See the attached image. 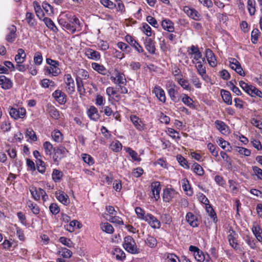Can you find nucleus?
Listing matches in <instances>:
<instances>
[{
  "instance_id": "7ed1b4c3",
  "label": "nucleus",
  "mask_w": 262,
  "mask_h": 262,
  "mask_svg": "<svg viewBox=\"0 0 262 262\" xmlns=\"http://www.w3.org/2000/svg\"><path fill=\"white\" fill-rule=\"evenodd\" d=\"M69 151L62 145L54 148V155L53 159L54 162L58 163L62 158L67 156Z\"/></svg>"
},
{
  "instance_id": "cd10ccee",
  "label": "nucleus",
  "mask_w": 262,
  "mask_h": 262,
  "mask_svg": "<svg viewBox=\"0 0 262 262\" xmlns=\"http://www.w3.org/2000/svg\"><path fill=\"white\" fill-rule=\"evenodd\" d=\"M26 54L24 49L19 48L17 50V54L15 57V60L17 63H23L26 59Z\"/></svg>"
},
{
  "instance_id": "79ce46f5",
  "label": "nucleus",
  "mask_w": 262,
  "mask_h": 262,
  "mask_svg": "<svg viewBox=\"0 0 262 262\" xmlns=\"http://www.w3.org/2000/svg\"><path fill=\"white\" fill-rule=\"evenodd\" d=\"M182 101L187 106L193 108L194 105L193 104V100L186 94H183V97L182 98Z\"/></svg>"
},
{
  "instance_id": "c03bdc74",
  "label": "nucleus",
  "mask_w": 262,
  "mask_h": 262,
  "mask_svg": "<svg viewBox=\"0 0 262 262\" xmlns=\"http://www.w3.org/2000/svg\"><path fill=\"white\" fill-rule=\"evenodd\" d=\"M206 211L208 213L209 215L212 219L214 223H216L217 221L216 215L211 206L210 204H208L206 206Z\"/></svg>"
},
{
  "instance_id": "6e6d98bb",
  "label": "nucleus",
  "mask_w": 262,
  "mask_h": 262,
  "mask_svg": "<svg viewBox=\"0 0 262 262\" xmlns=\"http://www.w3.org/2000/svg\"><path fill=\"white\" fill-rule=\"evenodd\" d=\"M33 6L34 8V10L36 15L41 19V17L43 16L42 11L41 9L40 5L39 3L36 1L33 2Z\"/></svg>"
},
{
  "instance_id": "6ab92c4d",
  "label": "nucleus",
  "mask_w": 262,
  "mask_h": 262,
  "mask_svg": "<svg viewBox=\"0 0 262 262\" xmlns=\"http://www.w3.org/2000/svg\"><path fill=\"white\" fill-rule=\"evenodd\" d=\"M0 85L4 90H9L12 86L11 80L4 75L0 76Z\"/></svg>"
},
{
  "instance_id": "ea45409f",
  "label": "nucleus",
  "mask_w": 262,
  "mask_h": 262,
  "mask_svg": "<svg viewBox=\"0 0 262 262\" xmlns=\"http://www.w3.org/2000/svg\"><path fill=\"white\" fill-rule=\"evenodd\" d=\"M190 80L196 88L200 89L201 88L202 83L200 81V78L195 73H192L191 74Z\"/></svg>"
},
{
  "instance_id": "4468645a",
  "label": "nucleus",
  "mask_w": 262,
  "mask_h": 262,
  "mask_svg": "<svg viewBox=\"0 0 262 262\" xmlns=\"http://www.w3.org/2000/svg\"><path fill=\"white\" fill-rule=\"evenodd\" d=\"M151 189L152 192V198L158 200L160 198V192L161 189L160 182H154L151 183Z\"/></svg>"
},
{
  "instance_id": "bf43d9fd",
  "label": "nucleus",
  "mask_w": 262,
  "mask_h": 262,
  "mask_svg": "<svg viewBox=\"0 0 262 262\" xmlns=\"http://www.w3.org/2000/svg\"><path fill=\"white\" fill-rule=\"evenodd\" d=\"M83 161L89 165H92L94 163V159L90 155L83 154L81 155Z\"/></svg>"
},
{
  "instance_id": "1a4fd4ad",
  "label": "nucleus",
  "mask_w": 262,
  "mask_h": 262,
  "mask_svg": "<svg viewBox=\"0 0 262 262\" xmlns=\"http://www.w3.org/2000/svg\"><path fill=\"white\" fill-rule=\"evenodd\" d=\"M188 52V54L193 56V59H194L196 61L201 60L203 62L204 61L205 59L204 58H202V53L197 47L191 46Z\"/></svg>"
},
{
  "instance_id": "39448f33",
  "label": "nucleus",
  "mask_w": 262,
  "mask_h": 262,
  "mask_svg": "<svg viewBox=\"0 0 262 262\" xmlns=\"http://www.w3.org/2000/svg\"><path fill=\"white\" fill-rule=\"evenodd\" d=\"M111 80L116 84L126 85L127 81L125 75L118 71H116L115 76H111Z\"/></svg>"
},
{
  "instance_id": "0e129e2a",
  "label": "nucleus",
  "mask_w": 262,
  "mask_h": 262,
  "mask_svg": "<svg viewBox=\"0 0 262 262\" xmlns=\"http://www.w3.org/2000/svg\"><path fill=\"white\" fill-rule=\"evenodd\" d=\"M27 23L30 26L33 27L35 25L36 23L33 18V14L31 12H27L26 15Z\"/></svg>"
},
{
  "instance_id": "5701e85b",
  "label": "nucleus",
  "mask_w": 262,
  "mask_h": 262,
  "mask_svg": "<svg viewBox=\"0 0 262 262\" xmlns=\"http://www.w3.org/2000/svg\"><path fill=\"white\" fill-rule=\"evenodd\" d=\"M59 24L62 27L69 30L72 34L74 33L77 29L76 25H72L67 22L64 18H60L58 19Z\"/></svg>"
},
{
  "instance_id": "423d86ee",
  "label": "nucleus",
  "mask_w": 262,
  "mask_h": 262,
  "mask_svg": "<svg viewBox=\"0 0 262 262\" xmlns=\"http://www.w3.org/2000/svg\"><path fill=\"white\" fill-rule=\"evenodd\" d=\"M26 110L23 107L18 108L17 109L11 107L9 111V114L10 116L15 120L19 118H23L26 115Z\"/></svg>"
},
{
  "instance_id": "6e6552de",
  "label": "nucleus",
  "mask_w": 262,
  "mask_h": 262,
  "mask_svg": "<svg viewBox=\"0 0 262 262\" xmlns=\"http://www.w3.org/2000/svg\"><path fill=\"white\" fill-rule=\"evenodd\" d=\"M183 11L189 17L195 20H200L201 18V15L193 8L185 6L183 8Z\"/></svg>"
},
{
  "instance_id": "4d7b16f0",
  "label": "nucleus",
  "mask_w": 262,
  "mask_h": 262,
  "mask_svg": "<svg viewBox=\"0 0 262 262\" xmlns=\"http://www.w3.org/2000/svg\"><path fill=\"white\" fill-rule=\"evenodd\" d=\"M135 212L139 219L144 221L146 220V214H145V211L141 208L139 207H136L135 209Z\"/></svg>"
},
{
  "instance_id": "a18cd8bd",
  "label": "nucleus",
  "mask_w": 262,
  "mask_h": 262,
  "mask_svg": "<svg viewBox=\"0 0 262 262\" xmlns=\"http://www.w3.org/2000/svg\"><path fill=\"white\" fill-rule=\"evenodd\" d=\"M219 145L224 150L226 151H230V149L231 147L230 145V144L227 141L224 140L222 138H220L217 141Z\"/></svg>"
},
{
  "instance_id": "09e8293b",
  "label": "nucleus",
  "mask_w": 262,
  "mask_h": 262,
  "mask_svg": "<svg viewBox=\"0 0 262 262\" xmlns=\"http://www.w3.org/2000/svg\"><path fill=\"white\" fill-rule=\"evenodd\" d=\"M30 191L35 200L38 201L40 199L41 194L39 193V188L37 189L35 187H32L30 189Z\"/></svg>"
},
{
  "instance_id": "338daca9",
  "label": "nucleus",
  "mask_w": 262,
  "mask_h": 262,
  "mask_svg": "<svg viewBox=\"0 0 262 262\" xmlns=\"http://www.w3.org/2000/svg\"><path fill=\"white\" fill-rule=\"evenodd\" d=\"M34 62L37 66H39L41 64L42 62V56L40 52H37L35 53Z\"/></svg>"
},
{
  "instance_id": "7c9ffc66",
  "label": "nucleus",
  "mask_w": 262,
  "mask_h": 262,
  "mask_svg": "<svg viewBox=\"0 0 262 262\" xmlns=\"http://www.w3.org/2000/svg\"><path fill=\"white\" fill-rule=\"evenodd\" d=\"M162 26L163 28L169 32H172L174 31L173 23L169 19H164L162 21Z\"/></svg>"
},
{
  "instance_id": "f704fd0d",
  "label": "nucleus",
  "mask_w": 262,
  "mask_h": 262,
  "mask_svg": "<svg viewBox=\"0 0 262 262\" xmlns=\"http://www.w3.org/2000/svg\"><path fill=\"white\" fill-rule=\"evenodd\" d=\"M27 205L28 207L31 209L33 213H34L35 215H37L39 213L40 209L36 204L29 200L27 201Z\"/></svg>"
},
{
  "instance_id": "a211bd4d",
  "label": "nucleus",
  "mask_w": 262,
  "mask_h": 262,
  "mask_svg": "<svg viewBox=\"0 0 262 262\" xmlns=\"http://www.w3.org/2000/svg\"><path fill=\"white\" fill-rule=\"evenodd\" d=\"M205 54L207 60L210 66L212 67H215L217 62L213 52L210 49H207L205 51Z\"/></svg>"
},
{
  "instance_id": "e433bc0d",
  "label": "nucleus",
  "mask_w": 262,
  "mask_h": 262,
  "mask_svg": "<svg viewBox=\"0 0 262 262\" xmlns=\"http://www.w3.org/2000/svg\"><path fill=\"white\" fill-rule=\"evenodd\" d=\"M100 227L102 231L108 234H112L114 231L113 227L108 223H102Z\"/></svg>"
},
{
  "instance_id": "a19ab883",
  "label": "nucleus",
  "mask_w": 262,
  "mask_h": 262,
  "mask_svg": "<svg viewBox=\"0 0 262 262\" xmlns=\"http://www.w3.org/2000/svg\"><path fill=\"white\" fill-rule=\"evenodd\" d=\"M41 85L44 88H52L56 86L55 82L48 79H43L41 81Z\"/></svg>"
},
{
  "instance_id": "5fc2aeb1",
  "label": "nucleus",
  "mask_w": 262,
  "mask_h": 262,
  "mask_svg": "<svg viewBox=\"0 0 262 262\" xmlns=\"http://www.w3.org/2000/svg\"><path fill=\"white\" fill-rule=\"evenodd\" d=\"M100 2L104 7L110 9H113L116 7V5L110 0H100Z\"/></svg>"
},
{
  "instance_id": "774afa93",
  "label": "nucleus",
  "mask_w": 262,
  "mask_h": 262,
  "mask_svg": "<svg viewBox=\"0 0 262 262\" xmlns=\"http://www.w3.org/2000/svg\"><path fill=\"white\" fill-rule=\"evenodd\" d=\"M36 164L38 171L41 173H43L46 171V167L44 162L41 160L38 159Z\"/></svg>"
},
{
  "instance_id": "864d4df0",
  "label": "nucleus",
  "mask_w": 262,
  "mask_h": 262,
  "mask_svg": "<svg viewBox=\"0 0 262 262\" xmlns=\"http://www.w3.org/2000/svg\"><path fill=\"white\" fill-rule=\"evenodd\" d=\"M145 243L150 248L155 247L157 245V239L155 237L149 235L147 237Z\"/></svg>"
},
{
  "instance_id": "052dcab7",
  "label": "nucleus",
  "mask_w": 262,
  "mask_h": 262,
  "mask_svg": "<svg viewBox=\"0 0 262 262\" xmlns=\"http://www.w3.org/2000/svg\"><path fill=\"white\" fill-rule=\"evenodd\" d=\"M52 176L53 180L55 182H58L61 180L62 176V173L57 169H54Z\"/></svg>"
},
{
  "instance_id": "f257e3e1",
  "label": "nucleus",
  "mask_w": 262,
  "mask_h": 262,
  "mask_svg": "<svg viewBox=\"0 0 262 262\" xmlns=\"http://www.w3.org/2000/svg\"><path fill=\"white\" fill-rule=\"evenodd\" d=\"M123 247L124 249L132 254L140 253V249L138 248L134 239L131 236H127L124 238Z\"/></svg>"
},
{
  "instance_id": "412c9836",
  "label": "nucleus",
  "mask_w": 262,
  "mask_h": 262,
  "mask_svg": "<svg viewBox=\"0 0 262 262\" xmlns=\"http://www.w3.org/2000/svg\"><path fill=\"white\" fill-rule=\"evenodd\" d=\"M9 33L6 36V40L10 43L13 42L16 38V28L14 26H11L8 28Z\"/></svg>"
},
{
  "instance_id": "b1692460",
  "label": "nucleus",
  "mask_w": 262,
  "mask_h": 262,
  "mask_svg": "<svg viewBox=\"0 0 262 262\" xmlns=\"http://www.w3.org/2000/svg\"><path fill=\"white\" fill-rule=\"evenodd\" d=\"M112 254L118 260L123 261L126 257L125 253L120 248L116 247L112 251Z\"/></svg>"
},
{
  "instance_id": "20e7f679",
  "label": "nucleus",
  "mask_w": 262,
  "mask_h": 262,
  "mask_svg": "<svg viewBox=\"0 0 262 262\" xmlns=\"http://www.w3.org/2000/svg\"><path fill=\"white\" fill-rule=\"evenodd\" d=\"M202 60L196 61L195 68L197 70L198 74L201 76L202 78L206 82H210L211 79L206 74V68L202 64Z\"/></svg>"
},
{
  "instance_id": "f03ea898",
  "label": "nucleus",
  "mask_w": 262,
  "mask_h": 262,
  "mask_svg": "<svg viewBox=\"0 0 262 262\" xmlns=\"http://www.w3.org/2000/svg\"><path fill=\"white\" fill-rule=\"evenodd\" d=\"M46 62L49 64V66L45 68L47 73L52 76H57L61 73L59 68V63L58 61L48 58L46 59Z\"/></svg>"
},
{
  "instance_id": "a878e982",
  "label": "nucleus",
  "mask_w": 262,
  "mask_h": 262,
  "mask_svg": "<svg viewBox=\"0 0 262 262\" xmlns=\"http://www.w3.org/2000/svg\"><path fill=\"white\" fill-rule=\"evenodd\" d=\"M216 128L223 134L226 135L228 133V127L221 120H216L215 121Z\"/></svg>"
},
{
  "instance_id": "3c124183",
  "label": "nucleus",
  "mask_w": 262,
  "mask_h": 262,
  "mask_svg": "<svg viewBox=\"0 0 262 262\" xmlns=\"http://www.w3.org/2000/svg\"><path fill=\"white\" fill-rule=\"evenodd\" d=\"M75 227H77V228H80L81 225L77 221L73 220L70 222L69 225H67V230L70 232H73Z\"/></svg>"
},
{
  "instance_id": "dca6fc26",
  "label": "nucleus",
  "mask_w": 262,
  "mask_h": 262,
  "mask_svg": "<svg viewBox=\"0 0 262 262\" xmlns=\"http://www.w3.org/2000/svg\"><path fill=\"white\" fill-rule=\"evenodd\" d=\"M52 96L60 104H63L67 101L66 94L60 90H56L53 93Z\"/></svg>"
},
{
  "instance_id": "473e14b6",
  "label": "nucleus",
  "mask_w": 262,
  "mask_h": 262,
  "mask_svg": "<svg viewBox=\"0 0 262 262\" xmlns=\"http://www.w3.org/2000/svg\"><path fill=\"white\" fill-rule=\"evenodd\" d=\"M92 67L94 70L102 75H105L107 73V70L103 65L96 62H93L92 63Z\"/></svg>"
},
{
  "instance_id": "9d476101",
  "label": "nucleus",
  "mask_w": 262,
  "mask_h": 262,
  "mask_svg": "<svg viewBox=\"0 0 262 262\" xmlns=\"http://www.w3.org/2000/svg\"><path fill=\"white\" fill-rule=\"evenodd\" d=\"M64 80L66 84L67 91L69 94H72L75 91V83L70 74H66Z\"/></svg>"
},
{
  "instance_id": "2f4dec72",
  "label": "nucleus",
  "mask_w": 262,
  "mask_h": 262,
  "mask_svg": "<svg viewBox=\"0 0 262 262\" xmlns=\"http://www.w3.org/2000/svg\"><path fill=\"white\" fill-rule=\"evenodd\" d=\"M130 119L138 130H141L143 129V124L139 117L135 115H131Z\"/></svg>"
},
{
  "instance_id": "c756f323",
  "label": "nucleus",
  "mask_w": 262,
  "mask_h": 262,
  "mask_svg": "<svg viewBox=\"0 0 262 262\" xmlns=\"http://www.w3.org/2000/svg\"><path fill=\"white\" fill-rule=\"evenodd\" d=\"M186 219L191 226L193 227H198V225L196 218L191 212H188L187 213Z\"/></svg>"
},
{
  "instance_id": "de8ad7c7",
  "label": "nucleus",
  "mask_w": 262,
  "mask_h": 262,
  "mask_svg": "<svg viewBox=\"0 0 262 262\" xmlns=\"http://www.w3.org/2000/svg\"><path fill=\"white\" fill-rule=\"evenodd\" d=\"M111 149L115 152H119L122 149V145L119 141H115L112 142L110 145Z\"/></svg>"
},
{
  "instance_id": "72a5a7b5",
  "label": "nucleus",
  "mask_w": 262,
  "mask_h": 262,
  "mask_svg": "<svg viewBox=\"0 0 262 262\" xmlns=\"http://www.w3.org/2000/svg\"><path fill=\"white\" fill-rule=\"evenodd\" d=\"M43 21L48 28L52 30L54 32H57L58 29L55 26L52 20L48 17H45L43 18Z\"/></svg>"
},
{
  "instance_id": "603ef678",
  "label": "nucleus",
  "mask_w": 262,
  "mask_h": 262,
  "mask_svg": "<svg viewBox=\"0 0 262 262\" xmlns=\"http://www.w3.org/2000/svg\"><path fill=\"white\" fill-rule=\"evenodd\" d=\"M76 80L78 91L79 92L80 94H83L85 93V89L83 86L82 79L79 77H77Z\"/></svg>"
},
{
  "instance_id": "4c0bfd02",
  "label": "nucleus",
  "mask_w": 262,
  "mask_h": 262,
  "mask_svg": "<svg viewBox=\"0 0 262 262\" xmlns=\"http://www.w3.org/2000/svg\"><path fill=\"white\" fill-rule=\"evenodd\" d=\"M255 5L256 3L255 0H248L247 2V8L249 14L253 15L255 12Z\"/></svg>"
},
{
  "instance_id": "ddd939ff",
  "label": "nucleus",
  "mask_w": 262,
  "mask_h": 262,
  "mask_svg": "<svg viewBox=\"0 0 262 262\" xmlns=\"http://www.w3.org/2000/svg\"><path fill=\"white\" fill-rule=\"evenodd\" d=\"M153 228H160L161 224L158 220L151 214H146V218L145 220Z\"/></svg>"
},
{
  "instance_id": "e2e57ef3",
  "label": "nucleus",
  "mask_w": 262,
  "mask_h": 262,
  "mask_svg": "<svg viewBox=\"0 0 262 262\" xmlns=\"http://www.w3.org/2000/svg\"><path fill=\"white\" fill-rule=\"evenodd\" d=\"M49 113L50 115V116L54 118V119H58L59 116V114L58 111L57 110V109L53 106H51L49 108Z\"/></svg>"
},
{
  "instance_id": "2eb2a0df",
  "label": "nucleus",
  "mask_w": 262,
  "mask_h": 262,
  "mask_svg": "<svg viewBox=\"0 0 262 262\" xmlns=\"http://www.w3.org/2000/svg\"><path fill=\"white\" fill-rule=\"evenodd\" d=\"M125 40L131 46L134 47L138 53H143L144 52L142 47L131 36L127 35L125 36Z\"/></svg>"
},
{
  "instance_id": "0eeeda50",
  "label": "nucleus",
  "mask_w": 262,
  "mask_h": 262,
  "mask_svg": "<svg viewBox=\"0 0 262 262\" xmlns=\"http://www.w3.org/2000/svg\"><path fill=\"white\" fill-rule=\"evenodd\" d=\"M237 233L234 230H229L227 236L229 243L233 249L236 250L238 248V244L237 240Z\"/></svg>"
},
{
  "instance_id": "49530a36",
  "label": "nucleus",
  "mask_w": 262,
  "mask_h": 262,
  "mask_svg": "<svg viewBox=\"0 0 262 262\" xmlns=\"http://www.w3.org/2000/svg\"><path fill=\"white\" fill-rule=\"evenodd\" d=\"M179 84L185 90L190 91L191 87L188 80H185L183 78H178L177 80Z\"/></svg>"
},
{
  "instance_id": "f8f14e48",
  "label": "nucleus",
  "mask_w": 262,
  "mask_h": 262,
  "mask_svg": "<svg viewBox=\"0 0 262 262\" xmlns=\"http://www.w3.org/2000/svg\"><path fill=\"white\" fill-rule=\"evenodd\" d=\"M55 194L56 199L63 205H67L70 203L68 195L63 191L57 190L55 192Z\"/></svg>"
},
{
  "instance_id": "bb28decb",
  "label": "nucleus",
  "mask_w": 262,
  "mask_h": 262,
  "mask_svg": "<svg viewBox=\"0 0 262 262\" xmlns=\"http://www.w3.org/2000/svg\"><path fill=\"white\" fill-rule=\"evenodd\" d=\"M88 115L90 119L97 121L100 117L97 109L94 106H91L88 111Z\"/></svg>"
},
{
  "instance_id": "680f3d73",
  "label": "nucleus",
  "mask_w": 262,
  "mask_h": 262,
  "mask_svg": "<svg viewBox=\"0 0 262 262\" xmlns=\"http://www.w3.org/2000/svg\"><path fill=\"white\" fill-rule=\"evenodd\" d=\"M59 254L61 255L63 258H69L72 256V252L69 249L67 248H62L59 252Z\"/></svg>"
},
{
  "instance_id": "9b49d317",
  "label": "nucleus",
  "mask_w": 262,
  "mask_h": 262,
  "mask_svg": "<svg viewBox=\"0 0 262 262\" xmlns=\"http://www.w3.org/2000/svg\"><path fill=\"white\" fill-rule=\"evenodd\" d=\"M176 195H177V193L173 189L167 188L163 191V201L165 202H169Z\"/></svg>"
},
{
  "instance_id": "4be33fe9",
  "label": "nucleus",
  "mask_w": 262,
  "mask_h": 262,
  "mask_svg": "<svg viewBox=\"0 0 262 262\" xmlns=\"http://www.w3.org/2000/svg\"><path fill=\"white\" fill-rule=\"evenodd\" d=\"M154 93L157 98L161 102L164 103L166 101V96L164 90L159 86H156L154 88Z\"/></svg>"
},
{
  "instance_id": "8fccbe9b",
  "label": "nucleus",
  "mask_w": 262,
  "mask_h": 262,
  "mask_svg": "<svg viewBox=\"0 0 262 262\" xmlns=\"http://www.w3.org/2000/svg\"><path fill=\"white\" fill-rule=\"evenodd\" d=\"M248 95L251 97L257 96L259 98H262V92L254 86H252L251 89H250Z\"/></svg>"
},
{
  "instance_id": "13d9d810",
  "label": "nucleus",
  "mask_w": 262,
  "mask_h": 262,
  "mask_svg": "<svg viewBox=\"0 0 262 262\" xmlns=\"http://www.w3.org/2000/svg\"><path fill=\"white\" fill-rule=\"evenodd\" d=\"M117 47L121 51L126 53H129L131 51V49L129 47V46H128L127 44L123 42H119L117 43Z\"/></svg>"
},
{
  "instance_id": "c85d7f7f",
  "label": "nucleus",
  "mask_w": 262,
  "mask_h": 262,
  "mask_svg": "<svg viewBox=\"0 0 262 262\" xmlns=\"http://www.w3.org/2000/svg\"><path fill=\"white\" fill-rule=\"evenodd\" d=\"M221 94L224 101L228 105L232 104V97L230 93L225 90H221Z\"/></svg>"
},
{
  "instance_id": "c9c22d12",
  "label": "nucleus",
  "mask_w": 262,
  "mask_h": 262,
  "mask_svg": "<svg viewBox=\"0 0 262 262\" xmlns=\"http://www.w3.org/2000/svg\"><path fill=\"white\" fill-rule=\"evenodd\" d=\"M43 147L46 155L51 156L52 154V150L54 151L52 144L49 141H46L43 144Z\"/></svg>"
},
{
  "instance_id": "58836bf2",
  "label": "nucleus",
  "mask_w": 262,
  "mask_h": 262,
  "mask_svg": "<svg viewBox=\"0 0 262 262\" xmlns=\"http://www.w3.org/2000/svg\"><path fill=\"white\" fill-rule=\"evenodd\" d=\"M191 169L196 174L202 176L204 173V171L202 166L198 163H194L191 166Z\"/></svg>"
},
{
  "instance_id": "37998d69",
  "label": "nucleus",
  "mask_w": 262,
  "mask_h": 262,
  "mask_svg": "<svg viewBox=\"0 0 262 262\" xmlns=\"http://www.w3.org/2000/svg\"><path fill=\"white\" fill-rule=\"evenodd\" d=\"M51 135H52V137L53 139L56 142H58V143L60 142L63 140L62 135L61 133L58 130H54L52 133Z\"/></svg>"
},
{
  "instance_id": "69168bd1",
  "label": "nucleus",
  "mask_w": 262,
  "mask_h": 262,
  "mask_svg": "<svg viewBox=\"0 0 262 262\" xmlns=\"http://www.w3.org/2000/svg\"><path fill=\"white\" fill-rule=\"evenodd\" d=\"M166 132L167 134L173 139H180V137L179 135V133L173 128H168Z\"/></svg>"
},
{
  "instance_id": "f3484780",
  "label": "nucleus",
  "mask_w": 262,
  "mask_h": 262,
  "mask_svg": "<svg viewBox=\"0 0 262 262\" xmlns=\"http://www.w3.org/2000/svg\"><path fill=\"white\" fill-rule=\"evenodd\" d=\"M84 54L88 58L94 60H98L101 57L99 52L90 48L86 49Z\"/></svg>"
},
{
  "instance_id": "aec40b11",
  "label": "nucleus",
  "mask_w": 262,
  "mask_h": 262,
  "mask_svg": "<svg viewBox=\"0 0 262 262\" xmlns=\"http://www.w3.org/2000/svg\"><path fill=\"white\" fill-rule=\"evenodd\" d=\"M178 88L174 83H171L168 90V94L169 97L172 101L175 102L177 101L176 95L178 94Z\"/></svg>"
},
{
  "instance_id": "393cba45",
  "label": "nucleus",
  "mask_w": 262,
  "mask_h": 262,
  "mask_svg": "<svg viewBox=\"0 0 262 262\" xmlns=\"http://www.w3.org/2000/svg\"><path fill=\"white\" fill-rule=\"evenodd\" d=\"M144 45L146 49L150 53L155 54L156 48L155 46V42L151 38L146 37L145 40Z\"/></svg>"
}]
</instances>
